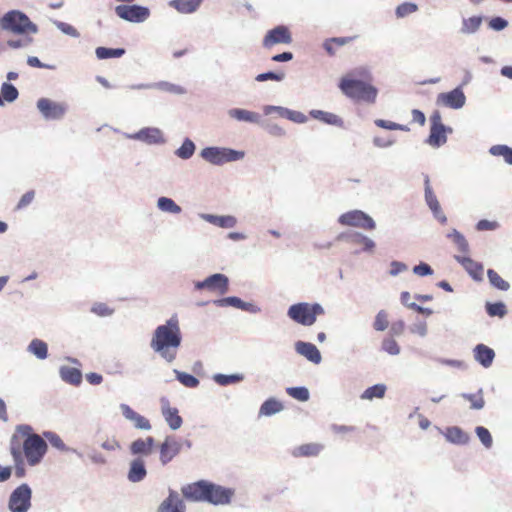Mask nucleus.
<instances>
[{
	"mask_svg": "<svg viewBox=\"0 0 512 512\" xmlns=\"http://www.w3.org/2000/svg\"><path fill=\"white\" fill-rule=\"evenodd\" d=\"M181 451V443L174 436H167L159 447L160 461L168 464Z\"/></svg>",
	"mask_w": 512,
	"mask_h": 512,
	"instance_id": "obj_17",
	"label": "nucleus"
},
{
	"mask_svg": "<svg viewBox=\"0 0 512 512\" xmlns=\"http://www.w3.org/2000/svg\"><path fill=\"white\" fill-rule=\"evenodd\" d=\"M437 103L457 110L465 105L466 96L461 86H458L449 92L440 93L437 96Z\"/></svg>",
	"mask_w": 512,
	"mask_h": 512,
	"instance_id": "obj_15",
	"label": "nucleus"
},
{
	"mask_svg": "<svg viewBox=\"0 0 512 512\" xmlns=\"http://www.w3.org/2000/svg\"><path fill=\"white\" fill-rule=\"evenodd\" d=\"M177 380L188 388H195L199 385V380L188 373L175 371Z\"/></svg>",
	"mask_w": 512,
	"mask_h": 512,
	"instance_id": "obj_51",
	"label": "nucleus"
},
{
	"mask_svg": "<svg viewBox=\"0 0 512 512\" xmlns=\"http://www.w3.org/2000/svg\"><path fill=\"white\" fill-rule=\"evenodd\" d=\"M206 490L207 492L205 502L211 503L213 505H225L230 503L234 494L232 489L222 487L209 481L207 483Z\"/></svg>",
	"mask_w": 512,
	"mask_h": 512,
	"instance_id": "obj_12",
	"label": "nucleus"
},
{
	"mask_svg": "<svg viewBox=\"0 0 512 512\" xmlns=\"http://www.w3.org/2000/svg\"><path fill=\"white\" fill-rule=\"evenodd\" d=\"M184 501L174 490L169 491L168 497L159 505L157 512H185Z\"/></svg>",
	"mask_w": 512,
	"mask_h": 512,
	"instance_id": "obj_20",
	"label": "nucleus"
},
{
	"mask_svg": "<svg viewBox=\"0 0 512 512\" xmlns=\"http://www.w3.org/2000/svg\"><path fill=\"white\" fill-rule=\"evenodd\" d=\"M461 397L468 400L471 403V409L480 410L485 405L482 389H479L477 394L462 393Z\"/></svg>",
	"mask_w": 512,
	"mask_h": 512,
	"instance_id": "obj_44",
	"label": "nucleus"
},
{
	"mask_svg": "<svg viewBox=\"0 0 512 512\" xmlns=\"http://www.w3.org/2000/svg\"><path fill=\"white\" fill-rule=\"evenodd\" d=\"M338 222L344 226L358 227L366 230H373L376 227L373 218L361 210H352L343 213L338 218Z\"/></svg>",
	"mask_w": 512,
	"mask_h": 512,
	"instance_id": "obj_8",
	"label": "nucleus"
},
{
	"mask_svg": "<svg viewBox=\"0 0 512 512\" xmlns=\"http://www.w3.org/2000/svg\"><path fill=\"white\" fill-rule=\"evenodd\" d=\"M325 310L319 303L300 302L290 305V319L303 326H312Z\"/></svg>",
	"mask_w": 512,
	"mask_h": 512,
	"instance_id": "obj_5",
	"label": "nucleus"
},
{
	"mask_svg": "<svg viewBox=\"0 0 512 512\" xmlns=\"http://www.w3.org/2000/svg\"><path fill=\"white\" fill-rule=\"evenodd\" d=\"M161 413L172 430H177L182 426V417L179 415L178 409L170 405L169 400H161Z\"/></svg>",
	"mask_w": 512,
	"mask_h": 512,
	"instance_id": "obj_18",
	"label": "nucleus"
},
{
	"mask_svg": "<svg viewBox=\"0 0 512 512\" xmlns=\"http://www.w3.org/2000/svg\"><path fill=\"white\" fill-rule=\"evenodd\" d=\"M243 155V152L228 148L207 147L201 151V156L206 161L216 165L238 160L242 158Z\"/></svg>",
	"mask_w": 512,
	"mask_h": 512,
	"instance_id": "obj_7",
	"label": "nucleus"
},
{
	"mask_svg": "<svg viewBox=\"0 0 512 512\" xmlns=\"http://www.w3.org/2000/svg\"><path fill=\"white\" fill-rule=\"evenodd\" d=\"M95 53L97 58L101 60L108 58H119L125 54V49L98 47L96 48Z\"/></svg>",
	"mask_w": 512,
	"mask_h": 512,
	"instance_id": "obj_41",
	"label": "nucleus"
},
{
	"mask_svg": "<svg viewBox=\"0 0 512 512\" xmlns=\"http://www.w3.org/2000/svg\"><path fill=\"white\" fill-rule=\"evenodd\" d=\"M444 436L447 441L457 445L467 444L470 440V436L457 426L448 427Z\"/></svg>",
	"mask_w": 512,
	"mask_h": 512,
	"instance_id": "obj_29",
	"label": "nucleus"
},
{
	"mask_svg": "<svg viewBox=\"0 0 512 512\" xmlns=\"http://www.w3.org/2000/svg\"><path fill=\"white\" fill-rule=\"evenodd\" d=\"M31 494V489L27 484L17 487L10 495V510L12 512H27L31 506Z\"/></svg>",
	"mask_w": 512,
	"mask_h": 512,
	"instance_id": "obj_9",
	"label": "nucleus"
},
{
	"mask_svg": "<svg viewBox=\"0 0 512 512\" xmlns=\"http://www.w3.org/2000/svg\"><path fill=\"white\" fill-rule=\"evenodd\" d=\"M202 0H172L170 5L180 13H192L196 11Z\"/></svg>",
	"mask_w": 512,
	"mask_h": 512,
	"instance_id": "obj_34",
	"label": "nucleus"
},
{
	"mask_svg": "<svg viewBox=\"0 0 512 512\" xmlns=\"http://www.w3.org/2000/svg\"><path fill=\"white\" fill-rule=\"evenodd\" d=\"M194 151H195L194 143L191 140L186 139L182 143L181 147L176 151V154L178 157H180L182 159H188L193 155Z\"/></svg>",
	"mask_w": 512,
	"mask_h": 512,
	"instance_id": "obj_53",
	"label": "nucleus"
},
{
	"mask_svg": "<svg viewBox=\"0 0 512 512\" xmlns=\"http://www.w3.org/2000/svg\"><path fill=\"white\" fill-rule=\"evenodd\" d=\"M37 108L46 119H60L67 111L66 104L55 102L48 98L39 99Z\"/></svg>",
	"mask_w": 512,
	"mask_h": 512,
	"instance_id": "obj_13",
	"label": "nucleus"
},
{
	"mask_svg": "<svg viewBox=\"0 0 512 512\" xmlns=\"http://www.w3.org/2000/svg\"><path fill=\"white\" fill-rule=\"evenodd\" d=\"M91 311L98 316H108L113 313V309L109 308L105 303H96L92 306Z\"/></svg>",
	"mask_w": 512,
	"mask_h": 512,
	"instance_id": "obj_62",
	"label": "nucleus"
},
{
	"mask_svg": "<svg viewBox=\"0 0 512 512\" xmlns=\"http://www.w3.org/2000/svg\"><path fill=\"white\" fill-rule=\"evenodd\" d=\"M373 76L371 69L368 66H358L351 70H349L345 75H343L339 81H354V82H372Z\"/></svg>",
	"mask_w": 512,
	"mask_h": 512,
	"instance_id": "obj_24",
	"label": "nucleus"
},
{
	"mask_svg": "<svg viewBox=\"0 0 512 512\" xmlns=\"http://www.w3.org/2000/svg\"><path fill=\"white\" fill-rule=\"evenodd\" d=\"M365 235L359 232L341 233L338 235V240H346L352 244H362Z\"/></svg>",
	"mask_w": 512,
	"mask_h": 512,
	"instance_id": "obj_57",
	"label": "nucleus"
},
{
	"mask_svg": "<svg viewBox=\"0 0 512 512\" xmlns=\"http://www.w3.org/2000/svg\"><path fill=\"white\" fill-rule=\"evenodd\" d=\"M284 78H285L284 72H281V73L267 72V73H262V74H259L256 76V80L259 82H263L266 80L280 81V80H283Z\"/></svg>",
	"mask_w": 512,
	"mask_h": 512,
	"instance_id": "obj_61",
	"label": "nucleus"
},
{
	"mask_svg": "<svg viewBox=\"0 0 512 512\" xmlns=\"http://www.w3.org/2000/svg\"><path fill=\"white\" fill-rule=\"evenodd\" d=\"M309 390L306 387H290V397L305 402L309 399Z\"/></svg>",
	"mask_w": 512,
	"mask_h": 512,
	"instance_id": "obj_56",
	"label": "nucleus"
},
{
	"mask_svg": "<svg viewBox=\"0 0 512 512\" xmlns=\"http://www.w3.org/2000/svg\"><path fill=\"white\" fill-rule=\"evenodd\" d=\"M386 389L387 387L384 384H375L365 389L360 398L362 400L370 401L375 398L382 399L385 396Z\"/></svg>",
	"mask_w": 512,
	"mask_h": 512,
	"instance_id": "obj_36",
	"label": "nucleus"
},
{
	"mask_svg": "<svg viewBox=\"0 0 512 512\" xmlns=\"http://www.w3.org/2000/svg\"><path fill=\"white\" fill-rule=\"evenodd\" d=\"M413 273L418 276H430L433 274L431 266L425 262H420L418 265L413 267Z\"/></svg>",
	"mask_w": 512,
	"mask_h": 512,
	"instance_id": "obj_59",
	"label": "nucleus"
},
{
	"mask_svg": "<svg viewBox=\"0 0 512 512\" xmlns=\"http://www.w3.org/2000/svg\"><path fill=\"white\" fill-rule=\"evenodd\" d=\"M324 446L320 443L303 444L293 450L295 457H315L320 454Z\"/></svg>",
	"mask_w": 512,
	"mask_h": 512,
	"instance_id": "obj_31",
	"label": "nucleus"
},
{
	"mask_svg": "<svg viewBox=\"0 0 512 512\" xmlns=\"http://www.w3.org/2000/svg\"><path fill=\"white\" fill-rule=\"evenodd\" d=\"M474 359L484 368H489L495 358V352L485 344H477L473 349Z\"/></svg>",
	"mask_w": 512,
	"mask_h": 512,
	"instance_id": "obj_23",
	"label": "nucleus"
},
{
	"mask_svg": "<svg viewBox=\"0 0 512 512\" xmlns=\"http://www.w3.org/2000/svg\"><path fill=\"white\" fill-rule=\"evenodd\" d=\"M287 40L288 29L284 26H279L268 32L263 40V44L265 47H271L278 43H284Z\"/></svg>",
	"mask_w": 512,
	"mask_h": 512,
	"instance_id": "obj_27",
	"label": "nucleus"
},
{
	"mask_svg": "<svg viewBox=\"0 0 512 512\" xmlns=\"http://www.w3.org/2000/svg\"><path fill=\"white\" fill-rule=\"evenodd\" d=\"M489 153L493 156H501L504 161L512 165V148L505 144L493 145L489 149Z\"/></svg>",
	"mask_w": 512,
	"mask_h": 512,
	"instance_id": "obj_39",
	"label": "nucleus"
},
{
	"mask_svg": "<svg viewBox=\"0 0 512 512\" xmlns=\"http://www.w3.org/2000/svg\"><path fill=\"white\" fill-rule=\"evenodd\" d=\"M382 350L393 356H396L400 353V347L398 343L392 338H385L382 341Z\"/></svg>",
	"mask_w": 512,
	"mask_h": 512,
	"instance_id": "obj_54",
	"label": "nucleus"
},
{
	"mask_svg": "<svg viewBox=\"0 0 512 512\" xmlns=\"http://www.w3.org/2000/svg\"><path fill=\"white\" fill-rule=\"evenodd\" d=\"M419 9L418 5L413 2H403L399 4L395 9V15L398 19L405 18Z\"/></svg>",
	"mask_w": 512,
	"mask_h": 512,
	"instance_id": "obj_45",
	"label": "nucleus"
},
{
	"mask_svg": "<svg viewBox=\"0 0 512 512\" xmlns=\"http://www.w3.org/2000/svg\"><path fill=\"white\" fill-rule=\"evenodd\" d=\"M154 443V438L151 436L145 439L139 438L131 443L130 452L132 455L148 456L153 451Z\"/></svg>",
	"mask_w": 512,
	"mask_h": 512,
	"instance_id": "obj_25",
	"label": "nucleus"
},
{
	"mask_svg": "<svg viewBox=\"0 0 512 512\" xmlns=\"http://www.w3.org/2000/svg\"><path fill=\"white\" fill-rule=\"evenodd\" d=\"M284 409L281 402L271 398L266 400L260 407L259 416H271Z\"/></svg>",
	"mask_w": 512,
	"mask_h": 512,
	"instance_id": "obj_37",
	"label": "nucleus"
},
{
	"mask_svg": "<svg viewBox=\"0 0 512 512\" xmlns=\"http://www.w3.org/2000/svg\"><path fill=\"white\" fill-rule=\"evenodd\" d=\"M146 474L144 461L141 458L134 459L130 464L128 479L131 482H139L145 478Z\"/></svg>",
	"mask_w": 512,
	"mask_h": 512,
	"instance_id": "obj_30",
	"label": "nucleus"
},
{
	"mask_svg": "<svg viewBox=\"0 0 512 512\" xmlns=\"http://www.w3.org/2000/svg\"><path fill=\"white\" fill-rule=\"evenodd\" d=\"M509 25L508 21L500 16L492 17L489 20L488 26L494 31H502Z\"/></svg>",
	"mask_w": 512,
	"mask_h": 512,
	"instance_id": "obj_58",
	"label": "nucleus"
},
{
	"mask_svg": "<svg viewBox=\"0 0 512 512\" xmlns=\"http://www.w3.org/2000/svg\"><path fill=\"white\" fill-rule=\"evenodd\" d=\"M214 303L219 307L233 306L244 311H249L252 307V304L243 302L240 298L235 296L222 298L216 300Z\"/></svg>",
	"mask_w": 512,
	"mask_h": 512,
	"instance_id": "obj_35",
	"label": "nucleus"
},
{
	"mask_svg": "<svg viewBox=\"0 0 512 512\" xmlns=\"http://www.w3.org/2000/svg\"><path fill=\"white\" fill-rule=\"evenodd\" d=\"M1 27L3 30L20 35L35 34L38 31L37 26L28 16L18 10L7 12L1 19Z\"/></svg>",
	"mask_w": 512,
	"mask_h": 512,
	"instance_id": "obj_4",
	"label": "nucleus"
},
{
	"mask_svg": "<svg viewBox=\"0 0 512 512\" xmlns=\"http://www.w3.org/2000/svg\"><path fill=\"white\" fill-rule=\"evenodd\" d=\"M410 332L413 334H417L421 337H425L427 335V324L425 321H417L413 325L410 326Z\"/></svg>",
	"mask_w": 512,
	"mask_h": 512,
	"instance_id": "obj_63",
	"label": "nucleus"
},
{
	"mask_svg": "<svg viewBox=\"0 0 512 512\" xmlns=\"http://www.w3.org/2000/svg\"><path fill=\"white\" fill-rule=\"evenodd\" d=\"M373 327L376 331H384L388 327L387 314L385 311L381 310L377 313Z\"/></svg>",
	"mask_w": 512,
	"mask_h": 512,
	"instance_id": "obj_55",
	"label": "nucleus"
},
{
	"mask_svg": "<svg viewBox=\"0 0 512 512\" xmlns=\"http://www.w3.org/2000/svg\"><path fill=\"white\" fill-rule=\"evenodd\" d=\"M475 433L485 448L489 449L492 447V444H493L492 435L487 428H485L483 426H477L475 428Z\"/></svg>",
	"mask_w": 512,
	"mask_h": 512,
	"instance_id": "obj_50",
	"label": "nucleus"
},
{
	"mask_svg": "<svg viewBox=\"0 0 512 512\" xmlns=\"http://www.w3.org/2000/svg\"><path fill=\"white\" fill-rule=\"evenodd\" d=\"M134 139L142 140L149 144L164 142L163 134L158 128H144L131 136Z\"/></svg>",
	"mask_w": 512,
	"mask_h": 512,
	"instance_id": "obj_26",
	"label": "nucleus"
},
{
	"mask_svg": "<svg viewBox=\"0 0 512 512\" xmlns=\"http://www.w3.org/2000/svg\"><path fill=\"white\" fill-rule=\"evenodd\" d=\"M454 258L474 280H482L483 265L481 263L474 261L468 256L455 255Z\"/></svg>",
	"mask_w": 512,
	"mask_h": 512,
	"instance_id": "obj_22",
	"label": "nucleus"
},
{
	"mask_svg": "<svg viewBox=\"0 0 512 512\" xmlns=\"http://www.w3.org/2000/svg\"><path fill=\"white\" fill-rule=\"evenodd\" d=\"M447 238L451 239L455 245H457L459 251L463 253L469 252V244L462 233L458 230L453 229L447 234Z\"/></svg>",
	"mask_w": 512,
	"mask_h": 512,
	"instance_id": "obj_43",
	"label": "nucleus"
},
{
	"mask_svg": "<svg viewBox=\"0 0 512 512\" xmlns=\"http://www.w3.org/2000/svg\"><path fill=\"white\" fill-rule=\"evenodd\" d=\"M121 408V412L123 414V416L131 421L134 425L135 428L137 429H140V430H150L151 429V423L150 421L140 415L139 413H137L136 411H134L129 405L127 404H121L120 406Z\"/></svg>",
	"mask_w": 512,
	"mask_h": 512,
	"instance_id": "obj_21",
	"label": "nucleus"
},
{
	"mask_svg": "<svg viewBox=\"0 0 512 512\" xmlns=\"http://www.w3.org/2000/svg\"><path fill=\"white\" fill-rule=\"evenodd\" d=\"M19 93L16 87L10 83H3L1 87L2 101L13 102L17 99Z\"/></svg>",
	"mask_w": 512,
	"mask_h": 512,
	"instance_id": "obj_48",
	"label": "nucleus"
},
{
	"mask_svg": "<svg viewBox=\"0 0 512 512\" xmlns=\"http://www.w3.org/2000/svg\"><path fill=\"white\" fill-rule=\"evenodd\" d=\"M485 309L490 317L503 318L507 314V307L504 302H486Z\"/></svg>",
	"mask_w": 512,
	"mask_h": 512,
	"instance_id": "obj_40",
	"label": "nucleus"
},
{
	"mask_svg": "<svg viewBox=\"0 0 512 512\" xmlns=\"http://www.w3.org/2000/svg\"><path fill=\"white\" fill-rule=\"evenodd\" d=\"M29 351L39 359H45L48 355L47 344L39 339H34L29 345Z\"/></svg>",
	"mask_w": 512,
	"mask_h": 512,
	"instance_id": "obj_46",
	"label": "nucleus"
},
{
	"mask_svg": "<svg viewBox=\"0 0 512 512\" xmlns=\"http://www.w3.org/2000/svg\"><path fill=\"white\" fill-rule=\"evenodd\" d=\"M205 219L210 222L211 224H214L216 226L222 227V228H232L236 225V218L234 216H216V215H206Z\"/></svg>",
	"mask_w": 512,
	"mask_h": 512,
	"instance_id": "obj_38",
	"label": "nucleus"
},
{
	"mask_svg": "<svg viewBox=\"0 0 512 512\" xmlns=\"http://www.w3.org/2000/svg\"><path fill=\"white\" fill-rule=\"evenodd\" d=\"M214 381L221 385V386H227L230 384L239 383L244 379V376L242 374H231V375H224V374H215L213 376Z\"/></svg>",
	"mask_w": 512,
	"mask_h": 512,
	"instance_id": "obj_47",
	"label": "nucleus"
},
{
	"mask_svg": "<svg viewBox=\"0 0 512 512\" xmlns=\"http://www.w3.org/2000/svg\"><path fill=\"white\" fill-rule=\"evenodd\" d=\"M310 116L316 120H319L325 124L336 126V127H343V120L338 115L326 112L323 110H311Z\"/></svg>",
	"mask_w": 512,
	"mask_h": 512,
	"instance_id": "obj_28",
	"label": "nucleus"
},
{
	"mask_svg": "<svg viewBox=\"0 0 512 512\" xmlns=\"http://www.w3.org/2000/svg\"><path fill=\"white\" fill-rule=\"evenodd\" d=\"M32 41H33V39L31 37H29L28 35H24V37L21 38V39L9 40L7 42V45L10 48L17 49V48H22V47L29 46L32 43Z\"/></svg>",
	"mask_w": 512,
	"mask_h": 512,
	"instance_id": "obj_60",
	"label": "nucleus"
},
{
	"mask_svg": "<svg viewBox=\"0 0 512 512\" xmlns=\"http://www.w3.org/2000/svg\"><path fill=\"white\" fill-rule=\"evenodd\" d=\"M451 127L442 123V116L438 110H435L430 116V133L426 143L431 147L439 148L447 142V133H452Z\"/></svg>",
	"mask_w": 512,
	"mask_h": 512,
	"instance_id": "obj_6",
	"label": "nucleus"
},
{
	"mask_svg": "<svg viewBox=\"0 0 512 512\" xmlns=\"http://www.w3.org/2000/svg\"><path fill=\"white\" fill-rule=\"evenodd\" d=\"M118 17L129 22H143L149 15V9L138 5H118L115 7Z\"/></svg>",
	"mask_w": 512,
	"mask_h": 512,
	"instance_id": "obj_10",
	"label": "nucleus"
},
{
	"mask_svg": "<svg viewBox=\"0 0 512 512\" xmlns=\"http://www.w3.org/2000/svg\"><path fill=\"white\" fill-rule=\"evenodd\" d=\"M295 351L305 357L308 361L313 364H319L322 361V356L319 349L310 342L297 341L295 342Z\"/></svg>",
	"mask_w": 512,
	"mask_h": 512,
	"instance_id": "obj_19",
	"label": "nucleus"
},
{
	"mask_svg": "<svg viewBox=\"0 0 512 512\" xmlns=\"http://www.w3.org/2000/svg\"><path fill=\"white\" fill-rule=\"evenodd\" d=\"M487 276L489 279L490 284L501 290V291H507L510 288V284L504 280L495 270L488 269Z\"/></svg>",
	"mask_w": 512,
	"mask_h": 512,
	"instance_id": "obj_42",
	"label": "nucleus"
},
{
	"mask_svg": "<svg viewBox=\"0 0 512 512\" xmlns=\"http://www.w3.org/2000/svg\"><path fill=\"white\" fill-rule=\"evenodd\" d=\"M158 207L160 210L178 214L181 212V207L177 205L172 199L167 197H160L158 199Z\"/></svg>",
	"mask_w": 512,
	"mask_h": 512,
	"instance_id": "obj_49",
	"label": "nucleus"
},
{
	"mask_svg": "<svg viewBox=\"0 0 512 512\" xmlns=\"http://www.w3.org/2000/svg\"><path fill=\"white\" fill-rule=\"evenodd\" d=\"M195 288L197 290L207 289L219 295H224L229 290V280L224 274L217 273L209 276L204 281L196 282Z\"/></svg>",
	"mask_w": 512,
	"mask_h": 512,
	"instance_id": "obj_11",
	"label": "nucleus"
},
{
	"mask_svg": "<svg viewBox=\"0 0 512 512\" xmlns=\"http://www.w3.org/2000/svg\"><path fill=\"white\" fill-rule=\"evenodd\" d=\"M425 185V202L429 209L431 210L434 218L438 220L441 224H445L447 222V217L442 211L441 205L435 195V193L432 190V187L430 186V180L428 176H425L424 180Z\"/></svg>",
	"mask_w": 512,
	"mask_h": 512,
	"instance_id": "obj_14",
	"label": "nucleus"
},
{
	"mask_svg": "<svg viewBox=\"0 0 512 512\" xmlns=\"http://www.w3.org/2000/svg\"><path fill=\"white\" fill-rule=\"evenodd\" d=\"M207 483L206 480H200L183 486L181 488L183 497L191 502H205Z\"/></svg>",
	"mask_w": 512,
	"mask_h": 512,
	"instance_id": "obj_16",
	"label": "nucleus"
},
{
	"mask_svg": "<svg viewBox=\"0 0 512 512\" xmlns=\"http://www.w3.org/2000/svg\"><path fill=\"white\" fill-rule=\"evenodd\" d=\"M407 269H408V266L405 263L394 260L390 263L389 274L391 276L395 277V276L399 275L400 273L405 272Z\"/></svg>",
	"mask_w": 512,
	"mask_h": 512,
	"instance_id": "obj_64",
	"label": "nucleus"
},
{
	"mask_svg": "<svg viewBox=\"0 0 512 512\" xmlns=\"http://www.w3.org/2000/svg\"><path fill=\"white\" fill-rule=\"evenodd\" d=\"M182 334L179 321L176 316L171 317L165 324L159 325L152 336L150 346L167 362L176 359L178 349L181 345Z\"/></svg>",
	"mask_w": 512,
	"mask_h": 512,
	"instance_id": "obj_2",
	"label": "nucleus"
},
{
	"mask_svg": "<svg viewBox=\"0 0 512 512\" xmlns=\"http://www.w3.org/2000/svg\"><path fill=\"white\" fill-rule=\"evenodd\" d=\"M232 116L238 120L247 121V122H257L259 120V115L257 113L247 111L244 109H235L232 111Z\"/></svg>",
	"mask_w": 512,
	"mask_h": 512,
	"instance_id": "obj_52",
	"label": "nucleus"
},
{
	"mask_svg": "<svg viewBox=\"0 0 512 512\" xmlns=\"http://www.w3.org/2000/svg\"><path fill=\"white\" fill-rule=\"evenodd\" d=\"M338 88L348 99L367 105L375 104L379 93L378 88L367 81H339Z\"/></svg>",
	"mask_w": 512,
	"mask_h": 512,
	"instance_id": "obj_3",
	"label": "nucleus"
},
{
	"mask_svg": "<svg viewBox=\"0 0 512 512\" xmlns=\"http://www.w3.org/2000/svg\"><path fill=\"white\" fill-rule=\"evenodd\" d=\"M10 454L15 465V475L22 478L26 474L25 460L30 466L38 465L47 452V443L33 433L30 425H18L9 444Z\"/></svg>",
	"mask_w": 512,
	"mask_h": 512,
	"instance_id": "obj_1",
	"label": "nucleus"
},
{
	"mask_svg": "<svg viewBox=\"0 0 512 512\" xmlns=\"http://www.w3.org/2000/svg\"><path fill=\"white\" fill-rule=\"evenodd\" d=\"M482 21V16L463 18L459 32L463 35L475 34L480 29Z\"/></svg>",
	"mask_w": 512,
	"mask_h": 512,
	"instance_id": "obj_32",
	"label": "nucleus"
},
{
	"mask_svg": "<svg viewBox=\"0 0 512 512\" xmlns=\"http://www.w3.org/2000/svg\"><path fill=\"white\" fill-rule=\"evenodd\" d=\"M61 378L72 385H79L82 381V373L79 369L70 366H63L60 369Z\"/></svg>",
	"mask_w": 512,
	"mask_h": 512,
	"instance_id": "obj_33",
	"label": "nucleus"
}]
</instances>
